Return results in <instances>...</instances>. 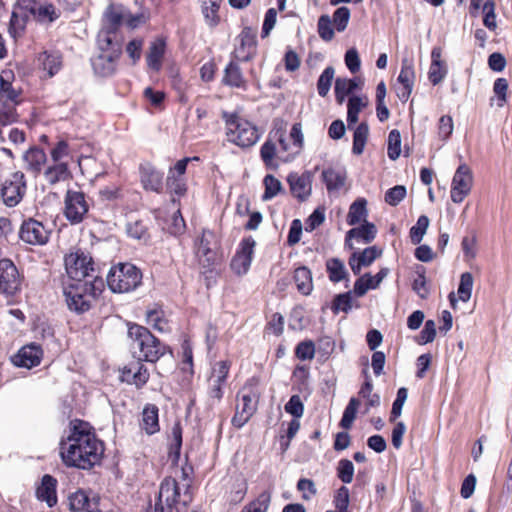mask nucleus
I'll list each match as a JSON object with an SVG mask.
<instances>
[{
	"mask_svg": "<svg viewBox=\"0 0 512 512\" xmlns=\"http://www.w3.org/2000/svg\"><path fill=\"white\" fill-rule=\"evenodd\" d=\"M104 453L102 442L82 425H75L68 437L60 443V456L65 465L91 469L99 464Z\"/></svg>",
	"mask_w": 512,
	"mask_h": 512,
	"instance_id": "nucleus-1",
	"label": "nucleus"
},
{
	"mask_svg": "<svg viewBox=\"0 0 512 512\" xmlns=\"http://www.w3.org/2000/svg\"><path fill=\"white\" fill-rule=\"evenodd\" d=\"M128 337L133 356L139 361L154 363L165 354V346L144 326L130 325Z\"/></svg>",
	"mask_w": 512,
	"mask_h": 512,
	"instance_id": "nucleus-2",
	"label": "nucleus"
},
{
	"mask_svg": "<svg viewBox=\"0 0 512 512\" xmlns=\"http://www.w3.org/2000/svg\"><path fill=\"white\" fill-rule=\"evenodd\" d=\"M103 288V279L73 281L64 288V296L68 308L77 314L87 312Z\"/></svg>",
	"mask_w": 512,
	"mask_h": 512,
	"instance_id": "nucleus-3",
	"label": "nucleus"
},
{
	"mask_svg": "<svg viewBox=\"0 0 512 512\" xmlns=\"http://www.w3.org/2000/svg\"><path fill=\"white\" fill-rule=\"evenodd\" d=\"M142 283V272L132 263H119L107 275V285L114 293L134 291Z\"/></svg>",
	"mask_w": 512,
	"mask_h": 512,
	"instance_id": "nucleus-4",
	"label": "nucleus"
},
{
	"mask_svg": "<svg viewBox=\"0 0 512 512\" xmlns=\"http://www.w3.org/2000/svg\"><path fill=\"white\" fill-rule=\"evenodd\" d=\"M67 275L72 281L101 280L92 258L81 249L71 250L64 258Z\"/></svg>",
	"mask_w": 512,
	"mask_h": 512,
	"instance_id": "nucleus-5",
	"label": "nucleus"
},
{
	"mask_svg": "<svg viewBox=\"0 0 512 512\" xmlns=\"http://www.w3.org/2000/svg\"><path fill=\"white\" fill-rule=\"evenodd\" d=\"M228 140L235 145L246 148L253 146L259 139L257 128L248 120L236 115H224Z\"/></svg>",
	"mask_w": 512,
	"mask_h": 512,
	"instance_id": "nucleus-6",
	"label": "nucleus"
},
{
	"mask_svg": "<svg viewBox=\"0 0 512 512\" xmlns=\"http://www.w3.org/2000/svg\"><path fill=\"white\" fill-rule=\"evenodd\" d=\"M89 211L85 194L81 191L67 190L64 198V215L72 224L81 223Z\"/></svg>",
	"mask_w": 512,
	"mask_h": 512,
	"instance_id": "nucleus-7",
	"label": "nucleus"
},
{
	"mask_svg": "<svg viewBox=\"0 0 512 512\" xmlns=\"http://www.w3.org/2000/svg\"><path fill=\"white\" fill-rule=\"evenodd\" d=\"M25 191L26 182L24 173L17 171L5 179L2 184L1 195L7 206L14 207L22 200Z\"/></svg>",
	"mask_w": 512,
	"mask_h": 512,
	"instance_id": "nucleus-8",
	"label": "nucleus"
},
{
	"mask_svg": "<svg viewBox=\"0 0 512 512\" xmlns=\"http://www.w3.org/2000/svg\"><path fill=\"white\" fill-rule=\"evenodd\" d=\"M21 290V277L15 264L7 258L0 260V292L14 296Z\"/></svg>",
	"mask_w": 512,
	"mask_h": 512,
	"instance_id": "nucleus-9",
	"label": "nucleus"
},
{
	"mask_svg": "<svg viewBox=\"0 0 512 512\" xmlns=\"http://www.w3.org/2000/svg\"><path fill=\"white\" fill-rule=\"evenodd\" d=\"M179 496L180 492L177 481L172 477H166L161 482L154 510L148 512H171Z\"/></svg>",
	"mask_w": 512,
	"mask_h": 512,
	"instance_id": "nucleus-10",
	"label": "nucleus"
},
{
	"mask_svg": "<svg viewBox=\"0 0 512 512\" xmlns=\"http://www.w3.org/2000/svg\"><path fill=\"white\" fill-rule=\"evenodd\" d=\"M473 183L471 169L466 164H461L452 179L451 200L461 203L470 193Z\"/></svg>",
	"mask_w": 512,
	"mask_h": 512,
	"instance_id": "nucleus-11",
	"label": "nucleus"
},
{
	"mask_svg": "<svg viewBox=\"0 0 512 512\" xmlns=\"http://www.w3.org/2000/svg\"><path fill=\"white\" fill-rule=\"evenodd\" d=\"M19 237L23 242L30 245H44L49 240V231L41 222L29 218L23 221L19 230Z\"/></svg>",
	"mask_w": 512,
	"mask_h": 512,
	"instance_id": "nucleus-12",
	"label": "nucleus"
},
{
	"mask_svg": "<svg viewBox=\"0 0 512 512\" xmlns=\"http://www.w3.org/2000/svg\"><path fill=\"white\" fill-rule=\"evenodd\" d=\"M256 242L252 236L244 237L232 259L231 266L238 274H245L252 263Z\"/></svg>",
	"mask_w": 512,
	"mask_h": 512,
	"instance_id": "nucleus-13",
	"label": "nucleus"
},
{
	"mask_svg": "<svg viewBox=\"0 0 512 512\" xmlns=\"http://www.w3.org/2000/svg\"><path fill=\"white\" fill-rule=\"evenodd\" d=\"M238 44L233 51V58L240 62L252 60L256 54V36L251 28H244L237 38Z\"/></svg>",
	"mask_w": 512,
	"mask_h": 512,
	"instance_id": "nucleus-14",
	"label": "nucleus"
},
{
	"mask_svg": "<svg viewBox=\"0 0 512 512\" xmlns=\"http://www.w3.org/2000/svg\"><path fill=\"white\" fill-rule=\"evenodd\" d=\"M68 504L74 512H97L100 508V498L96 495L90 497L86 491L78 490L69 495Z\"/></svg>",
	"mask_w": 512,
	"mask_h": 512,
	"instance_id": "nucleus-15",
	"label": "nucleus"
},
{
	"mask_svg": "<svg viewBox=\"0 0 512 512\" xmlns=\"http://www.w3.org/2000/svg\"><path fill=\"white\" fill-rule=\"evenodd\" d=\"M121 379L128 384H134L140 388L144 386L149 379V372L138 359L124 366L121 370Z\"/></svg>",
	"mask_w": 512,
	"mask_h": 512,
	"instance_id": "nucleus-16",
	"label": "nucleus"
},
{
	"mask_svg": "<svg viewBox=\"0 0 512 512\" xmlns=\"http://www.w3.org/2000/svg\"><path fill=\"white\" fill-rule=\"evenodd\" d=\"M321 177L329 193L337 192L346 183L347 170L344 166L336 164L324 169Z\"/></svg>",
	"mask_w": 512,
	"mask_h": 512,
	"instance_id": "nucleus-17",
	"label": "nucleus"
},
{
	"mask_svg": "<svg viewBox=\"0 0 512 512\" xmlns=\"http://www.w3.org/2000/svg\"><path fill=\"white\" fill-rule=\"evenodd\" d=\"M388 273V268H382L374 276H372L370 273H365L361 275L354 282V296L362 297L369 290L378 288L381 282L384 280V278L387 277Z\"/></svg>",
	"mask_w": 512,
	"mask_h": 512,
	"instance_id": "nucleus-18",
	"label": "nucleus"
},
{
	"mask_svg": "<svg viewBox=\"0 0 512 512\" xmlns=\"http://www.w3.org/2000/svg\"><path fill=\"white\" fill-rule=\"evenodd\" d=\"M97 47L99 52H109L121 54L122 52V38L118 31L103 28L97 35Z\"/></svg>",
	"mask_w": 512,
	"mask_h": 512,
	"instance_id": "nucleus-19",
	"label": "nucleus"
},
{
	"mask_svg": "<svg viewBox=\"0 0 512 512\" xmlns=\"http://www.w3.org/2000/svg\"><path fill=\"white\" fill-rule=\"evenodd\" d=\"M335 98L339 104L345 100L347 102V126L351 129L352 126V79L338 77L335 81Z\"/></svg>",
	"mask_w": 512,
	"mask_h": 512,
	"instance_id": "nucleus-20",
	"label": "nucleus"
},
{
	"mask_svg": "<svg viewBox=\"0 0 512 512\" xmlns=\"http://www.w3.org/2000/svg\"><path fill=\"white\" fill-rule=\"evenodd\" d=\"M140 180L146 190L160 193L163 188V173L150 163L140 165Z\"/></svg>",
	"mask_w": 512,
	"mask_h": 512,
	"instance_id": "nucleus-21",
	"label": "nucleus"
},
{
	"mask_svg": "<svg viewBox=\"0 0 512 512\" xmlns=\"http://www.w3.org/2000/svg\"><path fill=\"white\" fill-rule=\"evenodd\" d=\"M120 55L121 54L99 52L91 60L94 72L103 77L112 75L116 70L117 60Z\"/></svg>",
	"mask_w": 512,
	"mask_h": 512,
	"instance_id": "nucleus-22",
	"label": "nucleus"
},
{
	"mask_svg": "<svg viewBox=\"0 0 512 512\" xmlns=\"http://www.w3.org/2000/svg\"><path fill=\"white\" fill-rule=\"evenodd\" d=\"M37 62L39 68L51 78L62 68V55L59 51L45 50L38 55Z\"/></svg>",
	"mask_w": 512,
	"mask_h": 512,
	"instance_id": "nucleus-23",
	"label": "nucleus"
},
{
	"mask_svg": "<svg viewBox=\"0 0 512 512\" xmlns=\"http://www.w3.org/2000/svg\"><path fill=\"white\" fill-rule=\"evenodd\" d=\"M42 350L35 344L22 347L15 356L14 363L19 367L32 368L40 364Z\"/></svg>",
	"mask_w": 512,
	"mask_h": 512,
	"instance_id": "nucleus-24",
	"label": "nucleus"
},
{
	"mask_svg": "<svg viewBox=\"0 0 512 512\" xmlns=\"http://www.w3.org/2000/svg\"><path fill=\"white\" fill-rule=\"evenodd\" d=\"M57 480L46 474L42 477L41 484L36 489L37 499L47 503L49 507H53L57 503L56 494Z\"/></svg>",
	"mask_w": 512,
	"mask_h": 512,
	"instance_id": "nucleus-25",
	"label": "nucleus"
},
{
	"mask_svg": "<svg viewBox=\"0 0 512 512\" xmlns=\"http://www.w3.org/2000/svg\"><path fill=\"white\" fill-rule=\"evenodd\" d=\"M442 50L440 47H434L431 52V65L428 77L433 85H438L443 81L447 74L445 62L441 60Z\"/></svg>",
	"mask_w": 512,
	"mask_h": 512,
	"instance_id": "nucleus-26",
	"label": "nucleus"
},
{
	"mask_svg": "<svg viewBox=\"0 0 512 512\" xmlns=\"http://www.w3.org/2000/svg\"><path fill=\"white\" fill-rule=\"evenodd\" d=\"M166 51V41L164 38H157L151 42L146 56L147 65L153 71H159L162 67V59Z\"/></svg>",
	"mask_w": 512,
	"mask_h": 512,
	"instance_id": "nucleus-27",
	"label": "nucleus"
},
{
	"mask_svg": "<svg viewBox=\"0 0 512 512\" xmlns=\"http://www.w3.org/2000/svg\"><path fill=\"white\" fill-rule=\"evenodd\" d=\"M19 92L12 83L0 77V103L3 110L16 111L15 107L20 102Z\"/></svg>",
	"mask_w": 512,
	"mask_h": 512,
	"instance_id": "nucleus-28",
	"label": "nucleus"
},
{
	"mask_svg": "<svg viewBox=\"0 0 512 512\" xmlns=\"http://www.w3.org/2000/svg\"><path fill=\"white\" fill-rule=\"evenodd\" d=\"M238 62L235 59L229 62L224 69L222 82L230 87L246 89L247 83Z\"/></svg>",
	"mask_w": 512,
	"mask_h": 512,
	"instance_id": "nucleus-29",
	"label": "nucleus"
},
{
	"mask_svg": "<svg viewBox=\"0 0 512 512\" xmlns=\"http://www.w3.org/2000/svg\"><path fill=\"white\" fill-rule=\"evenodd\" d=\"M382 255V250L377 246H369L359 253L354 252V275H358L362 268H367Z\"/></svg>",
	"mask_w": 512,
	"mask_h": 512,
	"instance_id": "nucleus-30",
	"label": "nucleus"
},
{
	"mask_svg": "<svg viewBox=\"0 0 512 512\" xmlns=\"http://www.w3.org/2000/svg\"><path fill=\"white\" fill-rule=\"evenodd\" d=\"M288 182L292 194L300 200H305L311 193L310 177L308 175L298 176L291 174L288 176Z\"/></svg>",
	"mask_w": 512,
	"mask_h": 512,
	"instance_id": "nucleus-31",
	"label": "nucleus"
},
{
	"mask_svg": "<svg viewBox=\"0 0 512 512\" xmlns=\"http://www.w3.org/2000/svg\"><path fill=\"white\" fill-rule=\"evenodd\" d=\"M158 411V407L153 404H147L143 409L141 428L148 435H153L160 430Z\"/></svg>",
	"mask_w": 512,
	"mask_h": 512,
	"instance_id": "nucleus-32",
	"label": "nucleus"
},
{
	"mask_svg": "<svg viewBox=\"0 0 512 512\" xmlns=\"http://www.w3.org/2000/svg\"><path fill=\"white\" fill-rule=\"evenodd\" d=\"M60 10L54 4L48 2H39L36 11L32 17L33 20L40 24H51L60 17Z\"/></svg>",
	"mask_w": 512,
	"mask_h": 512,
	"instance_id": "nucleus-33",
	"label": "nucleus"
},
{
	"mask_svg": "<svg viewBox=\"0 0 512 512\" xmlns=\"http://www.w3.org/2000/svg\"><path fill=\"white\" fill-rule=\"evenodd\" d=\"M23 159L28 170L38 173L42 169V166L46 162L47 158L45 152L42 149L38 147H32L24 153Z\"/></svg>",
	"mask_w": 512,
	"mask_h": 512,
	"instance_id": "nucleus-34",
	"label": "nucleus"
},
{
	"mask_svg": "<svg viewBox=\"0 0 512 512\" xmlns=\"http://www.w3.org/2000/svg\"><path fill=\"white\" fill-rule=\"evenodd\" d=\"M69 175L70 172L67 163L54 162L53 165L48 166L44 171V178L51 185L65 181L68 179Z\"/></svg>",
	"mask_w": 512,
	"mask_h": 512,
	"instance_id": "nucleus-35",
	"label": "nucleus"
},
{
	"mask_svg": "<svg viewBox=\"0 0 512 512\" xmlns=\"http://www.w3.org/2000/svg\"><path fill=\"white\" fill-rule=\"evenodd\" d=\"M127 16V10L122 6H113L111 5L106 13V24L103 28L111 29L113 31H118V27L125 21Z\"/></svg>",
	"mask_w": 512,
	"mask_h": 512,
	"instance_id": "nucleus-36",
	"label": "nucleus"
},
{
	"mask_svg": "<svg viewBox=\"0 0 512 512\" xmlns=\"http://www.w3.org/2000/svg\"><path fill=\"white\" fill-rule=\"evenodd\" d=\"M293 278L298 291L303 295H309L313 287L310 270L305 266L298 267L294 271Z\"/></svg>",
	"mask_w": 512,
	"mask_h": 512,
	"instance_id": "nucleus-37",
	"label": "nucleus"
},
{
	"mask_svg": "<svg viewBox=\"0 0 512 512\" xmlns=\"http://www.w3.org/2000/svg\"><path fill=\"white\" fill-rule=\"evenodd\" d=\"M377 227L374 223L364 221V223L354 225V239L364 244H370L377 236Z\"/></svg>",
	"mask_w": 512,
	"mask_h": 512,
	"instance_id": "nucleus-38",
	"label": "nucleus"
},
{
	"mask_svg": "<svg viewBox=\"0 0 512 512\" xmlns=\"http://www.w3.org/2000/svg\"><path fill=\"white\" fill-rule=\"evenodd\" d=\"M274 138L276 139V141L280 145V150L278 151V158L280 160L284 161V162H289L292 159H294V157L297 154L293 153L292 143L289 144L287 142L285 130H283L281 128L275 130L274 131Z\"/></svg>",
	"mask_w": 512,
	"mask_h": 512,
	"instance_id": "nucleus-39",
	"label": "nucleus"
},
{
	"mask_svg": "<svg viewBox=\"0 0 512 512\" xmlns=\"http://www.w3.org/2000/svg\"><path fill=\"white\" fill-rule=\"evenodd\" d=\"M326 270L328 272L329 279L335 283L346 279L348 276L344 263L338 258L328 259L326 262Z\"/></svg>",
	"mask_w": 512,
	"mask_h": 512,
	"instance_id": "nucleus-40",
	"label": "nucleus"
},
{
	"mask_svg": "<svg viewBox=\"0 0 512 512\" xmlns=\"http://www.w3.org/2000/svg\"><path fill=\"white\" fill-rule=\"evenodd\" d=\"M222 0H206L203 4L202 12L206 23L210 27H215L220 20L218 11Z\"/></svg>",
	"mask_w": 512,
	"mask_h": 512,
	"instance_id": "nucleus-41",
	"label": "nucleus"
},
{
	"mask_svg": "<svg viewBox=\"0 0 512 512\" xmlns=\"http://www.w3.org/2000/svg\"><path fill=\"white\" fill-rule=\"evenodd\" d=\"M147 324L154 329L164 332L169 329L167 321L164 319V311L160 307L149 309L146 312Z\"/></svg>",
	"mask_w": 512,
	"mask_h": 512,
	"instance_id": "nucleus-42",
	"label": "nucleus"
},
{
	"mask_svg": "<svg viewBox=\"0 0 512 512\" xmlns=\"http://www.w3.org/2000/svg\"><path fill=\"white\" fill-rule=\"evenodd\" d=\"M29 19L30 18L26 16V14L18 13L15 10L12 11L9 23V33L13 38L16 39L23 34Z\"/></svg>",
	"mask_w": 512,
	"mask_h": 512,
	"instance_id": "nucleus-43",
	"label": "nucleus"
},
{
	"mask_svg": "<svg viewBox=\"0 0 512 512\" xmlns=\"http://www.w3.org/2000/svg\"><path fill=\"white\" fill-rule=\"evenodd\" d=\"M127 235L146 243L149 240L147 226L141 220L130 221L126 225Z\"/></svg>",
	"mask_w": 512,
	"mask_h": 512,
	"instance_id": "nucleus-44",
	"label": "nucleus"
},
{
	"mask_svg": "<svg viewBox=\"0 0 512 512\" xmlns=\"http://www.w3.org/2000/svg\"><path fill=\"white\" fill-rule=\"evenodd\" d=\"M271 493L263 491L259 496L246 505L241 512H267L270 506Z\"/></svg>",
	"mask_w": 512,
	"mask_h": 512,
	"instance_id": "nucleus-45",
	"label": "nucleus"
},
{
	"mask_svg": "<svg viewBox=\"0 0 512 512\" xmlns=\"http://www.w3.org/2000/svg\"><path fill=\"white\" fill-rule=\"evenodd\" d=\"M430 220L426 215H421L416 224L410 229V239L413 244H419L429 227Z\"/></svg>",
	"mask_w": 512,
	"mask_h": 512,
	"instance_id": "nucleus-46",
	"label": "nucleus"
},
{
	"mask_svg": "<svg viewBox=\"0 0 512 512\" xmlns=\"http://www.w3.org/2000/svg\"><path fill=\"white\" fill-rule=\"evenodd\" d=\"M352 308V291H347L346 293L338 294L334 297L331 310L334 314H338L340 312L347 313Z\"/></svg>",
	"mask_w": 512,
	"mask_h": 512,
	"instance_id": "nucleus-47",
	"label": "nucleus"
},
{
	"mask_svg": "<svg viewBox=\"0 0 512 512\" xmlns=\"http://www.w3.org/2000/svg\"><path fill=\"white\" fill-rule=\"evenodd\" d=\"M369 136V127L367 123H360L354 129V154L360 155L363 153L365 144Z\"/></svg>",
	"mask_w": 512,
	"mask_h": 512,
	"instance_id": "nucleus-48",
	"label": "nucleus"
},
{
	"mask_svg": "<svg viewBox=\"0 0 512 512\" xmlns=\"http://www.w3.org/2000/svg\"><path fill=\"white\" fill-rule=\"evenodd\" d=\"M276 143L269 138L266 140L260 149V156L266 167L275 168L274 158L277 155Z\"/></svg>",
	"mask_w": 512,
	"mask_h": 512,
	"instance_id": "nucleus-49",
	"label": "nucleus"
},
{
	"mask_svg": "<svg viewBox=\"0 0 512 512\" xmlns=\"http://www.w3.org/2000/svg\"><path fill=\"white\" fill-rule=\"evenodd\" d=\"M214 237L213 233L209 230H203L200 239L197 241V254L204 256L207 261L213 260L214 252L210 248V240Z\"/></svg>",
	"mask_w": 512,
	"mask_h": 512,
	"instance_id": "nucleus-50",
	"label": "nucleus"
},
{
	"mask_svg": "<svg viewBox=\"0 0 512 512\" xmlns=\"http://www.w3.org/2000/svg\"><path fill=\"white\" fill-rule=\"evenodd\" d=\"M473 282V276L470 272H464L461 274L458 286V296L461 301L468 302L470 300Z\"/></svg>",
	"mask_w": 512,
	"mask_h": 512,
	"instance_id": "nucleus-51",
	"label": "nucleus"
},
{
	"mask_svg": "<svg viewBox=\"0 0 512 512\" xmlns=\"http://www.w3.org/2000/svg\"><path fill=\"white\" fill-rule=\"evenodd\" d=\"M401 153V134L399 130L393 129L388 135L387 154L391 160L399 158Z\"/></svg>",
	"mask_w": 512,
	"mask_h": 512,
	"instance_id": "nucleus-52",
	"label": "nucleus"
},
{
	"mask_svg": "<svg viewBox=\"0 0 512 512\" xmlns=\"http://www.w3.org/2000/svg\"><path fill=\"white\" fill-rule=\"evenodd\" d=\"M372 389L373 385L371 381L367 379L359 392V396L366 400L363 413H367L370 407L378 406L380 403L379 396L372 394Z\"/></svg>",
	"mask_w": 512,
	"mask_h": 512,
	"instance_id": "nucleus-53",
	"label": "nucleus"
},
{
	"mask_svg": "<svg viewBox=\"0 0 512 512\" xmlns=\"http://www.w3.org/2000/svg\"><path fill=\"white\" fill-rule=\"evenodd\" d=\"M334 73V68L329 66L325 68L319 76L317 81V90L321 97H325L328 94L334 78Z\"/></svg>",
	"mask_w": 512,
	"mask_h": 512,
	"instance_id": "nucleus-54",
	"label": "nucleus"
},
{
	"mask_svg": "<svg viewBox=\"0 0 512 512\" xmlns=\"http://www.w3.org/2000/svg\"><path fill=\"white\" fill-rule=\"evenodd\" d=\"M415 72L412 61L408 59L402 60V66L397 81L399 84L414 86Z\"/></svg>",
	"mask_w": 512,
	"mask_h": 512,
	"instance_id": "nucleus-55",
	"label": "nucleus"
},
{
	"mask_svg": "<svg viewBox=\"0 0 512 512\" xmlns=\"http://www.w3.org/2000/svg\"><path fill=\"white\" fill-rule=\"evenodd\" d=\"M237 400V404H240V412H243L251 417L256 411L257 400L255 395L241 391L237 396Z\"/></svg>",
	"mask_w": 512,
	"mask_h": 512,
	"instance_id": "nucleus-56",
	"label": "nucleus"
},
{
	"mask_svg": "<svg viewBox=\"0 0 512 512\" xmlns=\"http://www.w3.org/2000/svg\"><path fill=\"white\" fill-rule=\"evenodd\" d=\"M289 137L292 141V149L294 154H299L304 146V135L302 132V124L301 123H294L290 133Z\"/></svg>",
	"mask_w": 512,
	"mask_h": 512,
	"instance_id": "nucleus-57",
	"label": "nucleus"
},
{
	"mask_svg": "<svg viewBox=\"0 0 512 512\" xmlns=\"http://www.w3.org/2000/svg\"><path fill=\"white\" fill-rule=\"evenodd\" d=\"M407 194L406 187L403 185H396L388 189L385 193V202L391 206H397Z\"/></svg>",
	"mask_w": 512,
	"mask_h": 512,
	"instance_id": "nucleus-58",
	"label": "nucleus"
},
{
	"mask_svg": "<svg viewBox=\"0 0 512 512\" xmlns=\"http://www.w3.org/2000/svg\"><path fill=\"white\" fill-rule=\"evenodd\" d=\"M208 383L209 403L213 406L214 404L219 403L222 399L225 382L209 378Z\"/></svg>",
	"mask_w": 512,
	"mask_h": 512,
	"instance_id": "nucleus-59",
	"label": "nucleus"
},
{
	"mask_svg": "<svg viewBox=\"0 0 512 512\" xmlns=\"http://www.w3.org/2000/svg\"><path fill=\"white\" fill-rule=\"evenodd\" d=\"M408 397V390L405 387H401L397 391L396 399L393 402L391 415H390V421L393 422L398 418L402 413V408L407 400Z\"/></svg>",
	"mask_w": 512,
	"mask_h": 512,
	"instance_id": "nucleus-60",
	"label": "nucleus"
},
{
	"mask_svg": "<svg viewBox=\"0 0 512 512\" xmlns=\"http://www.w3.org/2000/svg\"><path fill=\"white\" fill-rule=\"evenodd\" d=\"M350 500L349 489L346 486H341L334 496V506L338 512H348V505Z\"/></svg>",
	"mask_w": 512,
	"mask_h": 512,
	"instance_id": "nucleus-61",
	"label": "nucleus"
},
{
	"mask_svg": "<svg viewBox=\"0 0 512 512\" xmlns=\"http://www.w3.org/2000/svg\"><path fill=\"white\" fill-rule=\"evenodd\" d=\"M166 186L169 192L178 197L182 196L186 192V184L183 178L173 176L171 173H168Z\"/></svg>",
	"mask_w": 512,
	"mask_h": 512,
	"instance_id": "nucleus-62",
	"label": "nucleus"
},
{
	"mask_svg": "<svg viewBox=\"0 0 512 512\" xmlns=\"http://www.w3.org/2000/svg\"><path fill=\"white\" fill-rule=\"evenodd\" d=\"M265 192L263 200H270L281 190V182L273 175H266L264 178Z\"/></svg>",
	"mask_w": 512,
	"mask_h": 512,
	"instance_id": "nucleus-63",
	"label": "nucleus"
},
{
	"mask_svg": "<svg viewBox=\"0 0 512 512\" xmlns=\"http://www.w3.org/2000/svg\"><path fill=\"white\" fill-rule=\"evenodd\" d=\"M285 411L292 415L294 419H299L304 413V405L299 395H292L285 404Z\"/></svg>",
	"mask_w": 512,
	"mask_h": 512,
	"instance_id": "nucleus-64",
	"label": "nucleus"
}]
</instances>
